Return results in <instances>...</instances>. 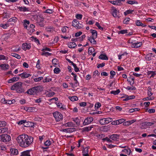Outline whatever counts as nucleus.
<instances>
[{
  "label": "nucleus",
  "mask_w": 156,
  "mask_h": 156,
  "mask_svg": "<svg viewBox=\"0 0 156 156\" xmlns=\"http://www.w3.org/2000/svg\"><path fill=\"white\" fill-rule=\"evenodd\" d=\"M102 140H106L108 142H111V143L112 142V140H111L108 137H106L105 138H103L102 139Z\"/></svg>",
  "instance_id": "61"
},
{
  "label": "nucleus",
  "mask_w": 156,
  "mask_h": 156,
  "mask_svg": "<svg viewBox=\"0 0 156 156\" xmlns=\"http://www.w3.org/2000/svg\"><path fill=\"white\" fill-rule=\"evenodd\" d=\"M43 90V88L41 86L34 87L28 89L26 93L30 95H37L38 94Z\"/></svg>",
  "instance_id": "2"
},
{
  "label": "nucleus",
  "mask_w": 156,
  "mask_h": 156,
  "mask_svg": "<svg viewBox=\"0 0 156 156\" xmlns=\"http://www.w3.org/2000/svg\"><path fill=\"white\" fill-rule=\"evenodd\" d=\"M66 27L68 28V27L67 26H64L61 29V31L63 33H65L67 31Z\"/></svg>",
  "instance_id": "46"
},
{
  "label": "nucleus",
  "mask_w": 156,
  "mask_h": 156,
  "mask_svg": "<svg viewBox=\"0 0 156 156\" xmlns=\"http://www.w3.org/2000/svg\"><path fill=\"white\" fill-rule=\"evenodd\" d=\"M82 33L81 31H79V32H77L75 34V36L76 37H77L80 36L82 34Z\"/></svg>",
  "instance_id": "64"
},
{
  "label": "nucleus",
  "mask_w": 156,
  "mask_h": 156,
  "mask_svg": "<svg viewBox=\"0 0 156 156\" xmlns=\"http://www.w3.org/2000/svg\"><path fill=\"white\" fill-rule=\"evenodd\" d=\"M117 124L119 125L122 123L125 122H124L126 121L125 119H119L117 120Z\"/></svg>",
  "instance_id": "28"
},
{
  "label": "nucleus",
  "mask_w": 156,
  "mask_h": 156,
  "mask_svg": "<svg viewBox=\"0 0 156 156\" xmlns=\"http://www.w3.org/2000/svg\"><path fill=\"white\" fill-rule=\"evenodd\" d=\"M22 48L23 50L26 51L27 49H30L31 48V46L30 44H27V43H25L23 44Z\"/></svg>",
  "instance_id": "9"
},
{
  "label": "nucleus",
  "mask_w": 156,
  "mask_h": 156,
  "mask_svg": "<svg viewBox=\"0 0 156 156\" xmlns=\"http://www.w3.org/2000/svg\"><path fill=\"white\" fill-rule=\"evenodd\" d=\"M1 27H2L4 29H6L7 27L9 26L8 24H2L0 25Z\"/></svg>",
  "instance_id": "58"
},
{
  "label": "nucleus",
  "mask_w": 156,
  "mask_h": 156,
  "mask_svg": "<svg viewBox=\"0 0 156 156\" xmlns=\"http://www.w3.org/2000/svg\"><path fill=\"white\" fill-rule=\"evenodd\" d=\"M91 31V33H92V38H96L97 37V31L95 30L92 29L90 30Z\"/></svg>",
  "instance_id": "14"
},
{
  "label": "nucleus",
  "mask_w": 156,
  "mask_h": 156,
  "mask_svg": "<svg viewBox=\"0 0 156 156\" xmlns=\"http://www.w3.org/2000/svg\"><path fill=\"white\" fill-rule=\"evenodd\" d=\"M54 73L56 74L59 73L61 71V70L58 68H55L54 69Z\"/></svg>",
  "instance_id": "43"
},
{
  "label": "nucleus",
  "mask_w": 156,
  "mask_h": 156,
  "mask_svg": "<svg viewBox=\"0 0 156 156\" xmlns=\"http://www.w3.org/2000/svg\"><path fill=\"white\" fill-rule=\"evenodd\" d=\"M112 10L113 11L112 12V14L114 17H118L117 14H118V12L119 13V11H117L115 7H113L112 8Z\"/></svg>",
  "instance_id": "12"
},
{
  "label": "nucleus",
  "mask_w": 156,
  "mask_h": 156,
  "mask_svg": "<svg viewBox=\"0 0 156 156\" xmlns=\"http://www.w3.org/2000/svg\"><path fill=\"white\" fill-rule=\"evenodd\" d=\"M96 136L99 139H101L103 137H104L105 136V135L104 134H98L96 135Z\"/></svg>",
  "instance_id": "59"
},
{
  "label": "nucleus",
  "mask_w": 156,
  "mask_h": 156,
  "mask_svg": "<svg viewBox=\"0 0 156 156\" xmlns=\"http://www.w3.org/2000/svg\"><path fill=\"white\" fill-rule=\"evenodd\" d=\"M53 116L57 122H59L63 119V116L61 114L57 112H55L53 113Z\"/></svg>",
  "instance_id": "6"
},
{
  "label": "nucleus",
  "mask_w": 156,
  "mask_h": 156,
  "mask_svg": "<svg viewBox=\"0 0 156 156\" xmlns=\"http://www.w3.org/2000/svg\"><path fill=\"white\" fill-rule=\"evenodd\" d=\"M11 55L12 56L15 57L18 59H20L21 58L20 56L18 54L16 53H12L11 54Z\"/></svg>",
  "instance_id": "38"
},
{
  "label": "nucleus",
  "mask_w": 156,
  "mask_h": 156,
  "mask_svg": "<svg viewBox=\"0 0 156 156\" xmlns=\"http://www.w3.org/2000/svg\"><path fill=\"white\" fill-rule=\"evenodd\" d=\"M105 119V121H106V123H107V124L109 123L110 122H112L113 120L112 118H107Z\"/></svg>",
  "instance_id": "44"
},
{
  "label": "nucleus",
  "mask_w": 156,
  "mask_h": 156,
  "mask_svg": "<svg viewBox=\"0 0 156 156\" xmlns=\"http://www.w3.org/2000/svg\"><path fill=\"white\" fill-rule=\"evenodd\" d=\"M142 42H134L133 44H132L131 46L133 48H138L140 47L142 45Z\"/></svg>",
  "instance_id": "7"
},
{
  "label": "nucleus",
  "mask_w": 156,
  "mask_h": 156,
  "mask_svg": "<svg viewBox=\"0 0 156 156\" xmlns=\"http://www.w3.org/2000/svg\"><path fill=\"white\" fill-rule=\"evenodd\" d=\"M144 126H150L154 124V122H145L143 123Z\"/></svg>",
  "instance_id": "22"
},
{
  "label": "nucleus",
  "mask_w": 156,
  "mask_h": 156,
  "mask_svg": "<svg viewBox=\"0 0 156 156\" xmlns=\"http://www.w3.org/2000/svg\"><path fill=\"white\" fill-rule=\"evenodd\" d=\"M74 68V70L76 72H77L79 71V69L77 67L76 64L73 66Z\"/></svg>",
  "instance_id": "62"
},
{
  "label": "nucleus",
  "mask_w": 156,
  "mask_h": 156,
  "mask_svg": "<svg viewBox=\"0 0 156 156\" xmlns=\"http://www.w3.org/2000/svg\"><path fill=\"white\" fill-rule=\"evenodd\" d=\"M19 79V77H13L12 78H11L8 81V83H11L15 82L16 81H18Z\"/></svg>",
  "instance_id": "16"
},
{
  "label": "nucleus",
  "mask_w": 156,
  "mask_h": 156,
  "mask_svg": "<svg viewBox=\"0 0 156 156\" xmlns=\"http://www.w3.org/2000/svg\"><path fill=\"white\" fill-rule=\"evenodd\" d=\"M69 98L71 101H74L78 100L77 97L76 96H74L73 97H69Z\"/></svg>",
  "instance_id": "29"
},
{
  "label": "nucleus",
  "mask_w": 156,
  "mask_h": 156,
  "mask_svg": "<svg viewBox=\"0 0 156 156\" xmlns=\"http://www.w3.org/2000/svg\"><path fill=\"white\" fill-rule=\"evenodd\" d=\"M112 4L114 5H120L119 4V2H118L116 0L115 1H112L110 2Z\"/></svg>",
  "instance_id": "48"
},
{
  "label": "nucleus",
  "mask_w": 156,
  "mask_h": 156,
  "mask_svg": "<svg viewBox=\"0 0 156 156\" xmlns=\"http://www.w3.org/2000/svg\"><path fill=\"white\" fill-rule=\"evenodd\" d=\"M130 20V18H126L125 19H124L123 21V23H125L126 24H128V23L129 22Z\"/></svg>",
  "instance_id": "45"
},
{
  "label": "nucleus",
  "mask_w": 156,
  "mask_h": 156,
  "mask_svg": "<svg viewBox=\"0 0 156 156\" xmlns=\"http://www.w3.org/2000/svg\"><path fill=\"white\" fill-rule=\"evenodd\" d=\"M106 122L105 118L101 119L99 120V123L102 125L107 124V123H106Z\"/></svg>",
  "instance_id": "31"
},
{
  "label": "nucleus",
  "mask_w": 156,
  "mask_h": 156,
  "mask_svg": "<svg viewBox=\"0 0 156 156\" xmlns=\"http://www.w3.org/2000/svg\"><path fill=\"white\" fill-rule=\"evenodd\" d=\"M23 83L21 82H17L14 84L11 87L12 90H15L16 92L22 93L24 92V89L22 87Z\"/></svg>",
  "instance_id": "1"
},
{
  "label": "nucleus",
  "mask_w": 156,
  "mask_h": 156,
  "mask_svg": "<svg viewBox=\"0 0 156 156\" xmlns=\"http://www.w3.org/2000/svg\"><path fill=\"white\" fill-rule=\"evenodd\" d=\"M11 140L10 136L8 134H2L0 135V140L4 142H7L10 141Z\"/></svg>",
  "instance_id": "5"
},
{
  "label": "nucleus",
  "mask_w": 156,
  "mask_h": 156,
  "mask_svg": "<svg viewBox=\"0 0 156 156\" xmlns=\"http://www.w3.org/2000/svg\"><path fill=\"white\" fill-rule=\"evenodd\" d=\"M28 136L26 134H23L19 136L16 139V140L20 144V145L22 147V145L24 143L23 142L26 140L27 139H28Z\"/></svg>",
  "instance_id": "3"
},
{
  "label": "nucleus",
  "mask_w": 156,
  "mask_h": 156,
  "mask_svg": "<svg viewBox=\"0 0 156 156\" xmlns=\"http://www.w3.org/2000/svg\"><path fill=\"white\" fill-rule=\"evenodd\" d=\"M86 37V36L85 34H84L82 35L81 37L78 38L79 41H82Z\"/></svg>",
  "instance_id": "55"
},
{
  "label": "nucleus",
  "mask_w": 156,
  "mask_h": 156,
  "mask_svg": "<svg viewBox=\"0 0 156 156\" xmlns=\"http://www.w3.org/2000/svg\"><path fill=\"white\" fill-rule=\"evenodd\" d=\"M120 135L117 134H113L110 135L109 138L113 140H117V139H119Z\"/></svg>",
  "instance_id": "8"
},
{
  "label": "nucleus",
  "mask_w": 156,
  "mask_h": 156,
  "mask_svg": "<svg viewBox=\"0 0 156 156\" xmlns=\"http://www.w3.org/2000/svg\"><path fill=\"white\" fill-rule=\"evenodd\" d=\"M76 130V129L75 128H71L69 129H63V132H66L67 133L72 132Z\"/></svg>",
  "instance_id": "17"
},
{
  "label": "nucleus",
  "mask_w": 156,
  "mask_h": 156,
  "mask_svg": "<svg viewBox=\"0 0 156 156\" xmlns=\"http://www.w3.org/2000/svg\"><path fill=\"white\" fill-rule=\"evenodd\" d=\"M8 130L6 128H4L0 129V133H4Z\"/></svg>",
  "instance_id": "47"
},
{
  "label": "nucleus",
  "mask_w": 156,
  "mask_h": 156,
  "mask_svg": "<svg viewBox=\"0 0 156 156\" xmlns=\"http://www.w3.org/2000/svg\"><path fill=\"white\" fill-rule=\"evenodd\" d=\"M90 121H89V120L87 117L84 120L83 123V125L84 126H85L86 125H87L89 124H90Z\"/></svg>",
  "instance_id": "33"
},
{
  "label": "nucleus",
  "mask_w": 156,
  "mask_h": 156,
  "mask_svg": "<svg viewBox=\"0 0 156 156\" xmlns=\"http://www.w3.org/2000/svg\"><path fill=\"white\" fill-rule=\"evenodd\" d=\"M30 150H27L24 151L21 153V154L22 156H30Z\"/></svg>",
  "instance_id": "19"
},
{
  "label": "nucleus",
  "mask_w": 156,
  "mask_h": 156,
  "mask_svg": "<svg viewBox=\"0 0 156 156\" xmlns=\"http://www.w3.org/2000/svg\"><path fill=\"white\" fill-rule=\"evenodd\" d=\"M93 128V127L91 126L85 127L82 129V130L83 131H88L90 130L91 128Z\"/></svg>",
  "instance_id": "25"
},
{
  "label": "nucleus",
  "mask_w": 156,
  "mask_h": 156,
  "mask_svg": "<svg viewBox=\"0 0 156 156\" xmlns=\"http://www.w3.org/2000/svg\"><path fill=\"white\" fill-rule=\"evenodd\" d=\"M68 45L69 48H75L76 46V43L74 42H70L68 43Z\"/></svg>",
  "instance_id": "20"
},
{
  "label": "nucleus",
  "mask_w": 156,
  "mask_h": 156,
  "mask_svg": "<svg viewBox=\"0 0 156 156\" xmlns=\"http://www.w3.org/2000/svg\"><path fill=\"white\" fill-rule=\"evenodd\" d=\"M31 40L32 41H34L36 43H38V44H40V43L38 39L36 37H30Z\"/></svg>",
  "instance_id": "27"
},
{
  "label": "nucleus",
  "mask_w": 156,
  "mask_h": 156,
  "mask_svg": "<svg viewBox=\"0 0 156 156\" xmlns=\"http://www.w3.org/2000/svg\"><path fill=\"white\" fill-rule=\"evenodd\" d=\"M76 18L79 20H81L82 17V15L80 14H77L76 16Z\"/></svg>",
  "instance_id": "56"
},
{
  "label": "nucleus",
  "mask_w": 156,
  "mask_h": 156,
  "mask_svg": "<svg viewBox=\"0 0 156 156\" xmlns=\"http://www.w3.org/2000/svg\"><path fill=\"white\" fill-rule=\"evenodd\" d=\"M110 74L111 76H110V78L113 79L114 78V76L115 75L116 73L115 71L113 70H112L110 72Z\"/></svg>",
  "instance_id": "37"
},
{
  "label": "nucleus",
  "mask_w": 156,
  "mask_h": 156,
  "mask_svg": "<svg viewBox=\"0 0 156 156\" xmlns=\"http://www.w3.org/2000/svg\"><path fill=\"white\" fill-rule=\"evenodd\" d=\"M152 53H151L150 54L147 55L146 56V58L147 60L150 61L151 59V55Z\"/></svg>",
  "instance_id": "40"
},
{
  "label": "nucleus",
  "mask_w": 156,
  "mask_h": 156,
  "mask_svg": "<svg viewBox=\"0 0 156 156\" xmlns=\"http://www.w3.org/2000/svg\"><path fill=\"white\" fill-rule=\"evenodd\" d=\"M0 123L1 124V127L5 126L6 125V123L4 121H0Z\"/></svg>",
  "instance_id": "60"
},
{
  "label": "nucleus",
  "mask_w": 156,
  "mask_h": 156,
  "mask_svg": "<svg viewBox=\"0 0 156 156\" xmlns=\"http://www.w3.org/2000/svg\"><path fill=\"white\" fill-rule=\"evenodd\" d=\"M127 31H128V30L126 29L123 30H121L120 31H119L118 32V34H125L127 33Z\"/></svg>",
  "instance_id": "41"
},
{
  "label": "nucleus",
  "mask_w": 156,
  "mask_h": 156,
  "mask_svg": "<svg viewBox=\"0 0 156 156\" xmlns=\"http://www.w3.org/2000/svg\"><path fill=\"white\" fill-rule=\"evenodd\" d=\"M136 25L138 26H141L142 27H145L146 26V25L144 24L143 23L140 22V20H138L136 21Z\"/></svg>",
  "instance_id": "24"
},
{
  "label": "nucleus",
  "mask_w": 156,
  "mask_h": 156,
  "mask_svg": "<svg viewBox=\"0 0 156 156\" xmlns=\"http://www.w3.org/2000/svg\"><path fill=\"white\" fill-rule=\"evenodd\" d=\"M148 92L147 94L149 97L151 96L153 94V93L151 92V88L150 87H149L147 89Z\"/></svg>",
  "instance_id": "36"
},
{
  "label": "nucleus",
  "mask_w": 156,
  "mask_h": 156,
  "mask_svg": "<svg viewBox=\"0 0 156 156\" xmlns=\"http://www.w3.org/2000/svg\"><path fill=\"white\" fill-rule=\"evenodd\" d=\"M73 121L75 122L77 126H79L80 125V120L78 117H76L75 118H73Z\"/></svg>",
  "instance_id": "23"
},
{
  "label": "nucleus",
  "mask_w": 156,
  "mask_h": 156,
  "mask_svg": "<svg viewBox=\"0 0 156 156\" xmlns=\"http://www.w3.org/2000/svg\"><path fill=\"white\" fill-rule=\"evenodd\" d=\"M53 27H46L45 30L47 31L51 32L53 30Z\"/></svg>",
  "instance_id": "50"
},
{
  "label": "nucleus",
  "mask_w": 156,
  "mask_h": 156,
  "mask_svg": "<svg viewBox=\"0 0 156 156\" xmlns=\"http://www.w3.org/2000/svg\"><path fill=\"white\" fill-rule=\"evenodd\" d=\"M95 38H92L91 37H88V40L89 41L90 43L93 44H96V41L95 40Z\"/></svg>",
  "instance_id": "21"
},
{
  "label": "nucleus",
  "mask_w": 156,
  "mask_h": 156,
  "mask_svg": "<svg viewBox=\"0 0 156 156\" xmlns=\"http://www.w3.org/2000/svg\"><path fill=\"white\" fill-rule=\"evenodd\" d=\"M44 144L45 146H48L51 144V141L50 140H47L44 143Z\"/></svg>",
  "instance_id": "54"
},
{
  "label": "nucleus",
  "mask_w": 156,
  "mask_h": 156,
  "mask_svg": "<svg viewBox=\"0 0 156 156\" xmlns=\"http://www.w3.org/2000/svg\"><path fill=\"white\" fill-rule=\"evenodd\" d=\"M31 76V75L29 73H27L26 72L23 73V75L22 76V78L23 79L27 78L28 77Z\"/></svg>",
  "instance_id": "26"
},
{
  "label": "nucleus",
  "mask_w": 156,
  "mask_h": 156,
  "mask_svg": "<svg viewBox=\"0 0 156 156\" xmlns=\"http://www.w3.org/2000/svg\"><path fill=\"white\" fill-rule=\"evenodd\" d=\"M126 3L130 4L133 5L134 4H138V2L135 1L128 0L127 1Z\"/></svg>",
  "instance_id": "34"
},
{
  "label": "nucleus",
  "mask_w": 156,
  "mask_h": 156,
  "mask_svg": "<svg viewBox=\"0 0 156 156\" xmlns=\"http://www.w3.org/2000/svg\"><path fill=\"white\" fill-rule=\"evenodd\" d=\"M51 78H48L47 77H46L45 78V79L44 80V82H49L51 81Z\"/></svg>",
  "instance_id": "63"
},
{
  "label": "nucleus",
  "mask_w": 156,
  "mask_h": 156,
  "mask_svg": "<svg viewBox=\"0 0 156 156\" xmlns=\"http://www.w3.org/2000/svg\"><path fill=\"white\" fill-rule=\"evenodd\" d=\"M79 23V22L77 20L75 19L73 20L72 25L73 27H75L76 25H78Z\"/></svg>",
  "instance_id": "30"
},
{
  "label": "nucleus",
  "mask_w": 156,
  "mask_h": 156,
  "mask_svg": "<svg viewBox=\"0 0 156 156\" xmlns=\"http://www.w3.org/2000/svg\"><path fill=\"white\" fill-rule=\"evenodd\" d=\"M17 8L19 9V10L21 12H25L29 11V9L25 6H19L17 7Z\"/></svg>",
  "instance_id": "11"
},
{
  "label": "nucleus",
  "mask_w": 156,
  "mask_h": 156,
  "mask_svg": "<svg viewBox=\"0 0 156 156\" xmlns=\"http://www.w3.org/2000/svg\"><path fill=\"white\" fill-rule=\"evenodd\" d=\"M120 92V90L118 89L115 91H112L110 92L111 94H113L114 95H116L118 94Z\"/></svg>",
  "instance_id": "32"
},
{
  "label": "nucleus",
  "mask_w": 156,
  "mask_h": 156,
  "mask_svg": "<svg viewBox=\"0 0 156 156\" xmlns=\"http://www.w3.org/2000/svg\"><path fill=\"white\" fill-rule=\"evenodd\" d=\"M134 11V10H132L130 9H128L126 12H124V14L125 16H126L128 14L132 13V12Z\"/></svg>",
  "instance_id": "35"
},
{
  "label": "nucleus",
  "mask_w": 156,
  "mask_h": 156,
  "mask_svg": "<svg viewBox=\"0 0 156 156\" xmlns=\"http://www.w3.org/2000/svg\"><path fill=\"white\" fill-rule=\"evenodd\" d=\"M33 141V137L28 136V139H27L25 140V141L23 142L24 143L22 145V147H28L32 143Z\"/></svg>",
  "instance_id": "4"
},
{
  "label": "nucleus",
  "mask_w": 156,
  "mask_h": 156,
  "mask_svg": "<svg viewBox=\"0 0 156 156\" xmlns=\"http://www.w3.org/2000/svg\"><path fill=\"white\" fill-rule=\"evenodd\" d=\"M124 97H128L129 98V100L134 99L135 98V96L134 95H131L129 96H128V95H125Z\"/></svg>",
  "instance_id": "53"
},
{
  "label": "nucleus",
  "mask_w": 156,
  "mask_h": 156,
  "mask_svg": "<svg viewBox=\"0 0 156 156\" xmlns=\"http://www.w3.org/2000/svg\"><path fill=\"white\" fill-rule=\"evenodd\" d=\"M26 123H27V122H26V120H21L18 122V124L19 125H21L23 123L25 124Z\"/></svg>",
  "instance_id": "51"
},
{
  "label": "nucleus",
  "mask_w": 156,
  "mask_h": 156,
  "mask_svg": "<svg viewBox=\"0 0 156 156\" xmlns=\"http://www.w3.org/2000/svg\"><path fill=\"white\" fill-rule=\"evenodd\" d=\"M17 20V19L16 17H13L9 19L8 20V22H10L12 21L15 22Z\"/></svg>",
  "instance_id": "49"
},
{
  "label": "nucleus",
  "mask_w": 156,
  "mask_h": 156,
  "mask_svg": "<svg viewBox=\"0 0 156 156\" xmlns=\"http://www.w3.org/2000/svg\"><path fill=\"white\" fill-rule=\"evenodd\" d=\"M101 106V104L99 102L97 103L95 105V109L98 108Z\"/></svg>",
  "instance_id": "52"
},
{
  "label": "nucleus",
  "mask_w": 156,
  "mask_h": 156,
  "mask_svg": "<svg viewBox=\"0 0 156 156\" xmlns=\"http://www.w3.org/2000/svg\"><path fill=\"white\" fill-rule=\"evenodd\" d=\"M43 79V77L42 76L38 78H35L34 80L35 82L39 81Z\"/></svg>",
  "instance_id": "57"
},
{
  "label": "nucleus",
  "mask_w": 156,
  "mask_h": 156,
  "mask_svg": "<svg viewBox=\"0 0 156 156\" xmlns=\"http://www.w3.org/2000/svg\"><path fill=\"white\" fill-rule=\"evenodd\" d=\"M0 67L2 70H6L9 68V66L8 64H3L0 65Z\"/></svg>",
  "instance_id": "10"
},
{
  "label": "nucleus",
  "mask_w": 156,
  "mask_h": 156,
  "mask_svg": "<svg viewBox=\"0 0 156 156\" xmlns=\"http://www.w3.org/2000/svg\"><path fill=\"white\" fill-rule=\"evenodd\" d=\"M136 120H132L128 121L126 122H124L123 123V125L125 126H128L131 125L133 123L135 122Z\"/></svg>",
  "instance_id": "15"
},
{
  "label": "nucleus",
  "mask_w": 156,
  "mask_h": 156,
  "mask_svg": "<svg viewBox=\"0 0 156 156\" xmlns=\"http://www.w3.org/2000/svg\"><path fill=\"white\" fill-rule=\"evenodd\" d=\"M27 122V123H26L24 124V125L25 126L27 127H30V126L32 127V125L31 124H33V123L32 122Z\"/></svg>",
  "instance_id": "42"
},
{
  "label": "nucleus",
  "mask_w": 156,
  "mask_h": 156,
  "mask_svg": "<svg viewBox=\"0 0 156 156\" xmlns=\"http://www.w3.org/2000/svg\"><path fill=\"white\" fill-rule=\"evenodd\" d=\"M89 147H86L85 148L83 149V155L84 156H89L88 154L89 151L88 149Z\"/></svg>",
  "instance_id": "13"
},
{
  "label": "nucleus",
  "mask_w": 156,
  "mask_h": 156,
  "mask_svg": "<svg viewBox=\"0 0 156 156\" xmlns=\"http://www.w3.org/2000/svg\"><path fill=\"white\" fill-rule=\"evenodd\" d=\"M11 153L13 155H16L18 154V152L16 149H12Z\"/></svg>",
  "instance_id": "39"
},
{
  "label": "nucleus",
  "mask_w": 156,
  "mask_h": 156,
  "mask_svg": "<svg viewBox=\"0 0 156 156\" xmlns=\"http://www.w3.org/2000/svg\"><path fill=\"white\" fill-rule=\"evenodd\" d=\"M99 58L101 59L108 60V57L105 54H101L99 56Z\"/></svg>",
  "instance_id": "18"
}]
</instances>
